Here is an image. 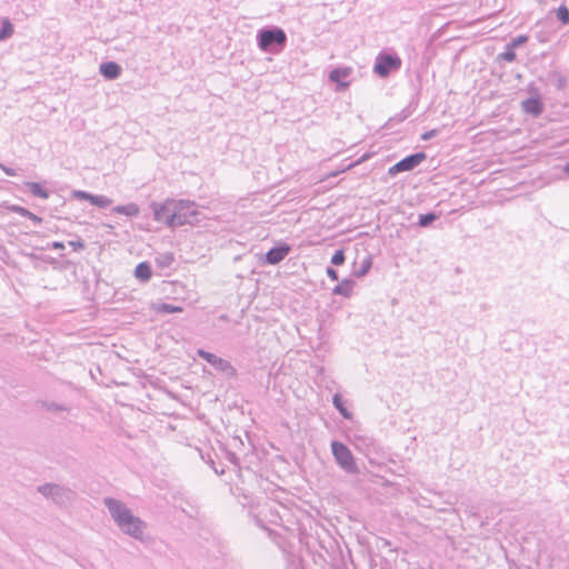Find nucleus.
Wrapping results in <instances>:
<instances>
[{"label": "nucleus", "mask_w": 569, "mask_h": 569, "mask_svg": "<svg viewBox=\"0 0 569 569\" xmlns=\"http://www.w3.org/2000/svg\"><path fill=\"white\" fill-rule=\"evenodd\" d=\"M352 72V69L349 67L346 68H336L330 71L329 80L338 83L339 89H346L349 86V82L343 81L347 77H349Z\"/></svg>", "instance_id": "9b49d317"}, {"label": "nucleus", "mask_w": 569, "mask_h": 569, "mask_svg": "<svg viewBox=\"0 0 569 569\" xmlns=\"http://www.w3.org/2000/svg\"><path fill=\"white\" fill-rule=\"evenodd\" d=\"M41 406L42 408H44L47 411L49 412H53V413H60V412H64V411H68L69 408L64 405H61V403H57V402H52V401H43L41 402Z\"/></svg>", "instance_id": "4be33fe9"}, {"label": "nucleus", "mask_w": 569, "mask_h": 569, "mask_svg": "<svg viewBox=\"0 0 569 569\" xmlns=\"http://www.w3.org/2000/svg\"><path fill=\"white\" fill-rule=\"evenodd\" d=\"M557 18L561 21L562 24L569 23V9L565 4L557 9Z\"/></svg>", "instance_id": "cd10ccee"}, {"label": "nucleus", "mask_w": 569, "mask_h": 569, "mask_svg": "<svg viewBox=\"0 0 569 569\" xmlns=\"http://www.w3.org/2000/svg\"><path fill=\"white\" fill-rule=\"evenodd\" d=\"M372 266V259L371 257H366L362 261H361V264L359 267V269H356L353 271V274L357 277V278H361L363 276H366L370 268Z\"/></svg>", "instance_id": "5701e85b"}, {"label": "nucleus", "mask_w": 569, "mask_h": 569, "mask_svg": "<svg viewBox=\"0 0 569 569\" xmlns=\"http://www.w3.org/2000/svg\"><path fill=\"white\" fill-rule=\"evenodd\" d=\"M563 171H565L567 174H569V163H567V164L565 166Z\"/></svg>", "instance_id": "58836bf2"}, {"label": "nucleus", "mask_w": 569, "mask_h": 569, "mask_svg": "<svg viewBox=\"0 0 569 569\" xmlns=\"http://www.w3.org/2000/svg\"><path fill=\"white\" fill-rule=\"evenodd\" d=\"M103 505L121 532L141 542L147 540V523L134 516L122 501L107 497Z\"/></svg>", "instance_id": "f257e3e1"}, {"label": "nucleus", "mask_w": 569, "mask_h": 569, "mask_svg": "<svg viewBox=\"0 0 569 569\" xmlns=\"http://www.w3.org/2000/svg\"><path fill=\"white\" fill-rule=\"evenodd\" d=\"M13 34V26L8 18L2 19L0 28V41H4Z\"/></svg>", "instance_id": "aec40b11"}, {"label": "nucleus", "mask_w": 569, "mask_h": 569, "mask_svg": "<svg viewBox=\"0 0 569 569\" xmlns=\"http://www.w3.org/2000/svg\"><path fill=\"white\" fill-rule=\"evenodd\" d=\"M134 276L142 282L149 281L152 276L150 264L146 261L140 262L134 269Z\"/></svg>", "instance_id": "2eb2a0df"}, {"label": "nucleus", "mask_w": 569, "mask_h": 569, "mask_svg": "<svg viewBox=\"0 0 569 569\" xmlns=\"http://www.w3.org/2000/svg\"><path fill=\"white\" fill-rule=\"evenodd\" d=\"M154 260L158 267H160L161 269H166L173 263L174 257L171 252H163L159 253Z\"/></svg>", "instance_id": "a211bd4d"}, {"label": "nucleus", "mask_w": 569, "mask_h": 569, "mask_svg": "<svg viewBox=\"0 0 569 569\" xmlns=\"http://www.w3.org/2000/svg\"><path fill=\"white\" fill-rule=\"evenodd\" d=\"M331 451L336 462L343 471L350 475L359 473L360 470L356 463L355 457L345 443L333 440L331 442Z\"/></svg>", "instance_id": "20e7f679"}, {"label": "nucleus", "mask_w": 569, "mask_h": 569, "mask_svg": "<svg viewBox=\"0 0 569 569\" xmlns=\"http://www.w3.org/2000/svg\"><path fill=\"white\" fill-rule=\"evenodd\" d=\"M332 403H333L335 408L340 412V415L343 418H346V419H350L351 418V412L348 411V409L343 406L342 399H341L339 393H336L333 396Z\"/></svg>", "instance_id": "412c9836"}, {"label": "nucleus", "mask_w": 569, "mask_h": 569, "mask_svg": "<svg viewBox=\"0 0 569 569\" xmlns=\"http://www.w3.org/2000/svg\"><path fill=\"white\" fill-rule=\"evenodd\" d=\"M528 41V37L525 36V34H520L516 38H513L510 42H508L509 47L516 49L520 46H522L523 43H526Z\"/></svg>", "instance_id": "7c9ffc66"}, {"label": "nucleus", "mask_w": 569, "mask_h": 569, "mask_svg": "<svg viewBox=\"0 0 569 569\" xmlns=\"http://www.w3.org/2000/svg\"><path fill=\"white\" fill-rule=\"evenodd\" d=\"M437 218H438L437 214L433 212L420 214L418 224H419V227L426 228V227L430 226Z\"/></svg>", "instance_id": "bb28decb"}, {"label": "nucleus", "mask_w": 569, "mask_h": 569, "mask_svg": "<svg viewBox=\"0 0 569 569\" xmlns=\"http://www.w3.org/2000/svg\"><path fill=\"white\" fill-rule=\"evenodd\" d=\"M173 216V228L199 222L197 204L189 200H176Z\"/></svg>", "instance_id": "7ed1b4c3"}, {"label": "nucleus", "mask_w": 569, "mask_h": 569, "mask_svg": "<svg viewBox=\"0 0 569 569\" xmlns=\"http://www.w3.org/2000/svg\"><path fill=\"white\" fill-rule=\"evenodd\" d=\"M112 203V200L107 196L102 194H93L91 199V204L97 206L99 208H107Z\"/></svg>", "instance_id": "a878e982"}, {"label": "nucleus", "mask_w": 569, "mask_h": 569, "mask_svg": "<svg viewBox=\"0 0 569 569\" xmlns=\"http://www.w3.org/2000/svg\"><path fill=\"white\" fill-rule=\"evenodd\" d=\"M27 218L30 219L36 224H40L42 222V218H40L39 216L32 213L31 211H30V214H28Z\"/></svg>", "instance_id": "c9c22d12"}, {"label": "nucleus", "mask_w": 569, "mask_h": 569, "mask_svg": "<svg viewBox=\"0 0 569 569\" xmlns=\"http://www.w3.org/2000/svg\"><path fill=\"white\" fill-rule=\"evenodd\" d=\"M51 248L56 249V250H60V249L64 248V244H63V242L54 241V242L51 243Z\"/></svg>", "instance_id": "4c0bfd02"}, {"label": "nucleus", "mask_w": 569, "mask_h": 569, "mask_svg": "<svg viewBox=\"0 0 569 569\" xmlns=\"http://www.w3.org/2000/svg\"><path fill=\"white\" fill-rule=\"evenodd\" d=\"M289 252L290 247L286 243L273 247L266 253V261L269 264H277L282 261Z\"/></svg>", "instance_id": "9d476101"}, {"label": "nucleus", "mask_w": 569, "mask_h": 569, "mask_svg": "<svg viewBox=\"0 0 569 569\" xmlns=\"http://www.w3.org/2000/svg\"><path fill=\"white\" fill-rule=\"evenodd\" d=\"M9 210L11 212L18 213V214H20L22 217H26V218L28 217V214H30V211L28 209H26L23 207H20V206H17V204L11 206L9 208Z\"/></svg>", "instance_id": "2f4dec72"}, {"label": "nucleus", "mask_w": 569, "mask_h": 569, "mask_svg": "<svg viewBox=\"0 0 569 569\" xmlns=\"http://www.w3.org/2000/svg\"><path fill=\"white\" fill-rule=\"evenodd\" d=\"M326 272H327V276H328L331 280H333V281H337V280H338V272H337L333 268L328 267Z\"/></svg>", "instance_id": "72a5a7b5"}, {"label": "nucleus", "mask_w": 569, "mask_h": 569, "mask_svg": "<svg viewBox=\"0 0 569 569\" xmlns=\"http://www.w3.org/2000/svg\"><path fill=\"white\" fill-rule=\"evenodd\" d=\"M26 186L28 187L29 191L41 199H48L49 192L48 190L43 189L40 183L38 182H27Z\"/></svg>", "instance_id": "6ab92c4d"}, {"label": "nucleus", "mask_w": 569, "mask_h": 569, "mask_svg": "<svg viewBox=\"0 0 569 569\" xmlns=\"http://www.w3.org/2000/svg\"><path fill=\"white\" fill-rule=\"evenodd\" d=\"M154 309L157 312H162V313H176V312H181L183 310L182 307H180V306H174V305L166 303V302L158 305Z\"/></svg>", "instance_id": "b1692460"}, {"label": "nucleus", "mask_w": 569, "mask_h": 569, "mask_svg": "<svg viewBox=\"0 0 569 569\" xmlns=\"http://www.w3.org/2000/svg\"><path fill=\"white\" fill-rule=\"evenodd\" d=\"M287 34L279 27L260 29L257 33L258 47L269 53H279L287 44Z\"/></svg>", "instance_id": "f03ea898"}, {"label": "nucleus", "mask_w": 569, "mask_h": 569, "mask_svg": "<svg viewBox=\"0 0 569 569\" xmlns=\"http://www.w3.org/2000/svg\"><path fill=\"white\" fill-rule=\"evenodd\" d=\"M69 246L72 247L74 251L83 249L84 243L82 240L69 241Z\"/></svg>", "instance_id": "473e14b6"}, {"label": "nucleus", "mask_w": 569, "mask_h": 569, "mask_svg": "<svg viewBox=\"0 0 569 569\" xmlns=\"http://www.w3.org/2000/svg\"><path fill=\"white\" fill-rule=\"evenodd\" d=\"M355 282L350 279H343L338 286H336L332 290L333 295L350 297L353 290Z\"/></svg>", "instance_id": "4468645a"}, {"label": "nucleus", "mask_w": 569, "mask_h": 569, "mask_svg": "<svg viewBox=\"0 0 569 569\" xmlns=\"http://www.w3.org/2000/svg\"><path fill=\"white\" fill-rule=\"evenodd\" d=\"M100 73L108 80H114L120 76L121 67L113 61L103 62L100 64Z\"/></svg>", "instance_id": "f8f14e48"}, {"label": "nucleus", "mask_w": 569, "mask_h": 569, "mask_svg": "<svg viewBox=\"0 0 569 569\" xmlns=\"http://www.w3.org/2000/svg\"><path fill=\"white\" fill-rule=\"evenodd\" d=\"M71 196L74 198V199H78V200H87V201H90L91 202V199H92V193L88 192V191H83V190H73L71 192Z\"/></svg>", "instance_id": "c85d7f7f"}, {"label": "nucleus", "mask_w": 569, "mask_h": 569, "mask_svg": "<svg viewBox=\"0 0 569 569\" xmlns=\"http://www.w3.org/2000/svg\"><path fill=\"white\" fill-rule=\"evenodd\" d=\"M497 60L498 61L503 60V61H507V62H513L516 60L515 49L509 47V44L507 43L506 47H505V51L498 54Z\"/></svg>", "instance_id": "393cba45"}, {"label": "nucleus", "mask_w": 569, "mask_h": 569, "mask_svg": "<svg viewBox=\"0 0 569 569\" xmlns=\"http://www.w3.org/2000/svg\"><path fill=\"white\" fill-rule=\"evenodd\" d=\"M38 491L61 506L68 505L73 499V491L60 485L44 483L38 487Z\"/></svg>", "instance_id": "423d86ee"}, {"label": "nucleus", "mask_w": 569, "mask_h": 569, "mask_svg": "<svg viewBox=\"0 0 569 569\" xmlns=\"http://www.w3.org/2000/svg\"><path fill=\"white\" fill-rule=\"evenodd\" d=\"M174 199H166L163 202H152L151 209L153 218L158 222H163L170 228H173V213H174Z\"/></svg>", "instance_id": "0eeeda50"}, {"label": "nucleus", "mask_w": 569, "mask_h": 569, "mask_svg": "<svg viewBox=\"0 0 569 569\" xmlns=\"http://www.w3.org/2000/svg\"><path fill=\"white\" fill-rule=\"evenodd\" d=\"M425 159H426L425 152H417V153L410 154V156L403 158L402 160H400L399 162H397L395 166H392L389 169V173L396 174L398 172L410 171V170L415 169L416 167H418Z\"/></svg>", "instance_id": "1a4fd4ad"}, {"label": "nucleus", "mask_w": 569, "mask_h": 569, "mask_svg": "<svg viewBox=\"0 0 569 569\" xmlns=\"http://www.w3.org/2000/svg\"><path fill=\"white\" fill-rule=\"evenodd\" d=\"M435 136H436V130H431V131L425 132L421 138H422V140H429Z\"/></svg>", "instance_id": "e433bc0d"}, {"label": "nucleus", "mask_w": 569, "mask_h": 569, "mask_svg": "<svg viewBox=\"0 0 569 569\" xmlns=\"http://www.w3.org/2000/svg\"><path fill=\"white\" fill-rule=\"evenodd\" d=\"M1 169L9 177H16L17 176V171L14 169H12V168H9V167H6V166H1Z\"/></svg>", "instance_id": "f704fd0d"}, {"label": "nucleus", "mask_w": 569, "mask_h": 569, "mask_svg": "<svg viewBox=\"0 0 569 569\" xmlns=\"http://www.w3.org/2000/svg\"><path fill=\"white\" fill-rule=\"evenodd\" d=\"M112 211L116 213H119V214L128 216V217H137L140 212V209H139L138 204L130 202L124 206L113 207Z\"/></svg>", "instance_id": "dca6fc26"}, {"label": "nucleus", "mask_w": 569, "mask_h": 569, "mask_svg": "<svg viewBox=\"0 0 569 569\" xmlns=\"http://www.w3.org/2000/svg\"><path fill=\"white\" fill-rule=\"evenodd\" d=\"M198 356L206 360L208 363H210L216 370L224 373L227 377H234L236 376V369L226 359L208 352L203 349H199L197 351Z\"/></svg>", "instance_id": "6e6552de"}, {"label": "nucleus", "mask_w": 569, "mask_h": 569, "mask_svg": "<svg viewBox=\"0 0 569 569\" xmlns=\"http://www.w3.org/2000/svg\"><path fill=\"white\" fill-rule=\"evenodd\" d=\"M522 109L532 116H539L543 108L538 98H528L522 101Z\"/></svg>", "instance_id": "ddd939ff"}, {"label": "nucleus", "mask_w": 569, "mask_h": 569, "mask_svg": "<svg viewBox=\"0 0 569 569\" xmlns=\"http://www.w3.org/2000/svg\"><path fill=\"white\" fill-rule=\"evenodd\" d=\"M346 257L343 250H337L331 257V263L335 266H340L345 262Z\"/></svg>", "instance_id": "c756f323"}, {"label": "nucleus", "mask_w": 569, "mask_h": 569, "mask_svg": "<svg viewBox=\"0 0 569 569\" xmlns=\"http://www.w3.org/2000/svg\"><path fill=\"white\" fill-rule=\"evenodd\" d=\"M548 81L558 90H562L567 86V79L559 71H552L548 74Z\"/></svg>", "instance_id": "f3484780"}, {"label": "nucleus", "mask_w": 569, "mask_h": 569, "mask_svg": "<svg viewBox=\"0 0 569 569\" xmlns=\"http://www.w3.org/2000/svg\"><path fill=\"white\" fill-rule=\"evenodd\" d=\"M402 61L397 54L380 52L376 57L373 72L380 78H387L392 71L401 68Z\"/></svg>", "instance_id": "39448f33"}]
</instances>
